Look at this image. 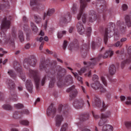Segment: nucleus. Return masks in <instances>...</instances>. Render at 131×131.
Returning a JSON list of instances; mask_svg holds the SVG:
<instances>
[{
  "label": "nucleus",
  "instance_id": "60",
  "mask_svg": "<svg viewBox=\"0 0 131 131\" xmlns=\"http://www.w3.org/2000/svg\"><path fill=\"white\" fill-rule=\"evenodd\" d=\"M127 53L128 55H131V46L128 47L127 49Z\"/></svg>",
  "mask_w": 131,
  "mask_h": 131
},
{
  "label": "nucleus",
  "instance_id": "12",
  "mask_svg": "<svg viewBox=\"0 0 131 131\" xmlns=\"http://www.w3.org/2000/svg\"><path fill=\"white\" fill-rule=\"evenodd\" d=\"M72 16L70 12H68L62 15L59 18V25L60 26H64L65 24H67L71 21Z\"/></svg>",
  "mask_w": 131,
  "mask_h": 131
},
{
  "label": "nucleus",
  "instance_id": "3",
  "mask_svg": "<svg viewBox=\"0 0 131 131\" xmlns=\"http://www.w3.org/2000/svg\"><path fill=\"white\" fill-rule=\"evenodd\" d=\"M11 25V21L8 20L7 17H5L2 20V23L1 26V32L0 33V37L4 40L5 43L7 45H10L12 47L15 46V38H16V31L12 30L11 36H6V32L7 30L10 28Z\"/></svg>",
  "mask_w": 131,
  "mask_h": 131
},
{
  "label": "nucleus",
  "instance_id": "56",
  "mask_svg": "<svg viewBox=\"0 0 131 131\" xmlns=\"http://www.w3.org/2000/svg\"><path fill=\"white\" fill-rule=\"evenodd\" d=\"M5 97V94L3 92H0V100H3Z\"/></svg>",
  "mask_w": 131,
  "mask_h": 131
},
{
  "label": "nucleus",
  "instance_id": "62",
  "mask_svg": "<svg viewBox=\"0 0 131 131\" xmlns=\"http://www.w3.org/2000/svg\"><path fill=\"white\" fill-rule=\"evenodd\" d=\"M127 39L126 38H122L120 40V42L123 43V42H124V41H126V40Z\"/></svg>",
  "mask_w": 131,
  "mask_h": 131
},
{
  "label": "nucleus",
  "instance_id": "45",
  "mask_svg": "<svg viewBox=\"0 0 131 131\" xmlns=\"http://www.w3.org/2000/svg\"><path fill=\"white\" fill-rule=\"evenodd\" d=\"M126 105H131V97L128 96L126 98L125 101Z\"/></svg>",
  "mask_w": 131,
  "mask_h": 131
},
{
  "label": "nucleus",
  "instance_id": "31",
  "mask_svg": "<svg viewBox=\"0 0 131 131\" xmlns=\"http://www.w3.org/2000/svg\"><path fill=\"white\" fill-rule=\"evenodd\" d=\"M131 62V56H130L128 59L125 60L123 61L121 64V68H123L125 65V64H129Z\"/></svg>",
  "mask_w": 131,
  "mask_h": 131
},
{
  "label": "nucleus",
  "instance_id": "39",
  "mask_svg": "<svg viewBox=\"0 0 131 131\" xmlns=\"http://www.w3.org/2000/svg\"><path fill=\"white\" fill-rule=\"evenodd\" d=\"M77 9H78L77 5L75 4H74L72 8V13H73V14H76V13H77Z\"/></svg>",
  "mask_w": 131,
  "mask_h": 131
},
{
  "label": "nucleus",
  "instance_id": "54",
  "mask_svg": "<svg viewBox=\"0 0 131 131\" xmlns=\"http://www.w3.org/2000/svg\"><path fill=\"white\" fill-rule=\"evenodd\" d=\"M92 115L93 116L95 119H99V118H100V116L95 115V113H94L93 112H92Z\"/></svg>",
  "mask_w": 131,
  "mask_h": 131
},
{
  "label": "nucleus",
  "instance_id": "30",
  "mask_svg": "<svg viewBox=\"0 0 131 131\" xmlns=\"http://www.w3.org/2000/svg\"><path fill=\"white\" fill-rule=\"evenodd\" d=\"M125 21L127 27H131V17L128 15L126 16L125 17Z\"/></svg>",
  "mask_w": 131,
  "mask_h": 131
},
{
  "label": "nucleus",
  "instance_id": "9",
  "mask_svg": "<svg viewBox=\"0 0 131 131\" xmlns=\"http://www.w3.org/2000/svg\"><path fill=\"white\" fill-rule=\"evenodd\" d=\"M112 30L115 31V24L113 23H110L107 24V28L105 29L104 31V41L105 45H106L108 41V37L113 35Z\"/></svg>",
  "mask_w": 131,
  "mask_h": 131
},
{
  "label": "nucleus",
  "instance_id": "47",
  "mask_svg": "<svg viewBox=\"0 0 131 131\" xmlns=\"http://www.w3.org/2000/svg\"><path fill=\"white\" fill-rule=\"evenodd\" d=\"M100 78L104 85H105V86H107V80H106V78H105V77L103 76H101Z\"/></svg>",
  "mask_w": 131,
  "mask_h": 131
},
{
  "label": "nucleus",
  "instance_id": "1",
  "mask_svg": "<svg viewBox=\"0 0 131 131\" xmlns=\"http://www.w3.org/2000/svg\"><path fill=\"white\" fill-rule=\"evenodd\" d=\"M39 69L41 71H45L46 74L41 80V85H45L47 80V77L50 79L49 88H54L55 82L57 81L58 88H62L63 85H70L73 82V79L71 75H69L65 77L63 81V77L66 74V70L61 66L57 67V61H54L49 64L47 63L46 59L42 58L39 63Z\"/></svg>",
  "mask_w": 131,
  "mask_h": 131
},
{
  "label": "nucleus",
  "instance_id": "25",
  "mask_svg": "<svg viewBox=\"0 0 131 131\" xmlns=\"http://www.w3.org/2000/svg\"><path fill=\"white\" fill-rule=\"evenodd\" d=\"M5 8H6V9H9L10 8V4L9 3V1L3 0V4H0V10L2 11V10H4ZM0 11V13H1Z\"/></svg>",
  "mask_w": 131,
  "mask_h": 131
},
{
  "label": "nucleus",
  "instance_id": "10",
  "mask_svg": "<svg viewBox=\"0 0 131 131\" xmlns=\"http://www.w3.org/2000/svg\"><path fill=\"white\" fill-rule=\"evenodd\" d=\"M92 80L94 81V83L91 84V86L92 89H94V90L100 89V92L101 94L106 92V89L100 83V81H99V76H98V75H94L92 77Z\"/></svg>",
  "mask_w": 131,
  "mask_h": 131
},
{
  "label": "nucleus",
  "instance_id": "6",
  "mask_svg": "<svg viewBox=\"0 0 131 131\" xmlns=\"http://www.w3.org/2000/svg\"><path fill=\"white\" fill-rule=\"evenodd\" d=\"M112 113L111 111H108L106 112V114H102L101 119L98 123L99 126H103L102 131H113V127L110 125L105 124L107 122V119L111 116Z\"/></svg>",
  "mask_w": 131,
  "mask_h": 131
},
{
  "label": "nucleus",
  "instance_id": "46",
  "mask_svg": "<svg viewBox=\"0 0 131 131\" xmlns=\"http://www.w3.org/2000/svg\"><path fill=\"white\" fill-rule=\"evenodd\" d=\"M19 123L22 125H28V124H29V122L26 120H23L19 121Z\"/></svg>",
  "mask_w": 131,
  "mask_h": 131
},
{
  "label": "nucleus",
  "instance_id": "52",
  "mask_svg": "<svg viewBox=\"0 0 131 131\" xmlns=\"http://www.w3.org/2000/svg\"><path fill=\"white\" fill-rule=\"evenodd\" d=\"M127 5L126 4H123L122 6V9L123 10V11H126V10H127Z\"/></svg>",
  "mask_w": 131,
  "mask_h": 131
},
{
  "label": "nucleus",
  "instance_id": "11",
  "mask_svg": "<svg viewBox=\"0 0 131 131\" xmlns=\"http://www.w3.org/2000/svg\"><path fill=\"white\" fill-rule=\"evenodd\" d=\"M76 27L78 33L81 34V35L85 33L87 36H91V33H92V28L88 27L86 30L85 31L84 27H83V25H82V23H81V21L77 23Z\"/></svg>",
  "mask_w": 131,
  "mask_h": 131
},
{
  "label": "nucleus",
  "instance_id": "4",
  "mask_svg": "<svg viewBox=\"0 0 131 131\" xmlns=\"http://www.w3.org/2000/svg\"><path fill=\"white\" fill-rule=\"evenodd\" d=\"M114 54V52L112 50H109L106 51V52L104 53V54L103 55L102 54H99L98 57L96 58H94L92 60V62H83V64L84 65V67L81 69L80 71H78V72L79 74V75H81L82 73H84L86 71H88V74H85V76H88V77H91L92 76V73L91 72V69H92V68H94V66H96L97 64V63L100 61V59L101 58H103V59H106V58H108V57H110V58H111L112 56H113Z\"/></svg>",
  "mask_w": 131,
  "mask_h": 131
},
{
  "label": "nucleus",
  "instance_id": "53",
  "mask_svg": "<svg viewBox=\"0 0 131 131\" xmlns=\"http://www.w3.org/2000/svg\"><path fill=\"white\" fill-rule=\"evenodd\" d=\"M119 39V34L115 32V40H118Z\"/></svg>",
  "mask_w": 131,
  "mask_h": 131
},
{
  "label": "nucleus",
  "instance_id": "2",
  "mask_svg": "<svg viewBox=\"0 0 131 131\" xmlns=\"http://www.w3.org/2000/svg\"><path fill=\"white\" fill-rule=\"evenodd\" d=\"M37 63V59L35 57L32 58H26L23 62V65L25 68L29 70L28 73V76L30 78H33L37 90L39 89V83L40 82V74L38 70L30 69V66L32 67H35Z\"/></svg>",
  "mask_w": 131,
  "mask_h": 131
},
{
  "label": "nucleus",
  "instance_id": "23",
  "mask_svg": "<svg viewBox=\"0 0 131 131\" xmlns=\"http://www.w3.org/2000/svg\"><path fill=\"white\" fill-rule=\"evenodd\" d=\"M90 16H91L89 18V22L93 23L97 19V14H96V12L94 10H91L89 12Z\"/></svg>",
  "mask_w": 131,
  "mask_h": 131
},
{
  "label": "nucleus",
  "instance_id": "38",
  "mask_svg": "<svg viewBox=\"0 0 131 131\" xmlns=\"http://www.w3.org/2000/svg\"><path fill=\"white\" fill-rule=\"evenodd\" d=\"M85 100H86L85 105L86 107H88V108L90 109V108H91V103H90V101L89 100H90V96H89V95H86Z\"/></svg>",
  "mask_w": 131,
  "mask_h": 131
},
{
  "label": "nucleus",
  "instance_id": "8",
  "mask_svg": "<svg viewBox=\"0 0 131 131\" xmlns=\"http://www.w3.org/2000/svg\"><path fill=\"white\" fill-rule=\"evenodd\" d=\"M90 1L91 0H80V10L79 13L77 16V19L78 20H80L82 16V21L84 24L85 23V21H86V15L85 13H83V12H84V9L86 8L88 5L86 2H90Z\"/></svg>",
  "mask_w": 131,
  "mask_h": 131
},
{
  "label": "nucleus",
  "instance_id": "59",
  "mask_svg": "<svg viewBox=\"0 0 131 131\" xmlns=\"http://www.w3.org/2000/svg\"><path fill=\"white\" fill-rule=\"evenodd\" d=\"M81 90H82L83 93H84V94H86V90H85V88H84V87H83V86H81Z\"/></svg>",
  "mask_w": 131,
  "mask_h": 131
},
{
  "label": "nucleus",
  "instance_id": "40",
  "mask_svg": "<svg viewBox=\"0 0 131 131\" xmlns=\"http://www.w3.org/2000/svg\"><path fill=\"white\" fill-rule=\"evenodd\" d=\"M66 32H67L66 31H62L61 32V31L59 32L57 34L58 38H62V37H63V36L66 34Z\"/></svg>",
  "mask_w": 131,
  "mask_h": 131
},
{
  "label": "nucleus",
  "instance_id": "48",
  "mask_svg": "<svg viewBox=\"0 0 131 131\" xmlns=\"http://www.w3.org/2000/svg\"><path fill=\"white\" fill-rule=\"evenodd\" d=\"M24 30L25 32H29V27H28V25H27V24L24 25Z\"/></svg>",
  "mask_w": 131,
  "mask_h": 131
},
{
  "label": "nucleus",
  "instance_id": "26",
  "mask_svg": "<svg viewBox=\"0 0 131 131\" xmlns=\"http://www.w3.org/2000/svg\"><path fill=\"white\" fill-rule=\"evenodd\" d=\"M109 73L111 75H114L116 73V68L114 64H112L109 68Z\"/></svg>",
  "mask_w": 131,
  "mask_h": 131
},
{
  "label": "nucleus",
  "instance_id": "28",
  "mask_svg": "<svg viewBox=\"0 0 131 131\" xmlns=\"http://www.w3.org/2000/svg\"><path fill=\"white\" fill-rule=\"evenodd\" d=\"M34 21L36 24H39L41 22V17L39 15L34 14Z\"/></svg>",
  "mask_w": 131,
  "mask_h": 131
},
{
  "label": "nucleus",
  "instance_id": "55",
  "mask_svg": "<svg viewBox=\"0 0 131 131\" xmlns=\"http://www.w3.org/2000/svg\"><path fill=\"white\" fill-rule=\"evenodd\" d=\"M102 109L101 110V111H105L106 110V108H107V106L105 105V103L102 102Z\"/></svg>",
  "mask_w": 131,
  "mask_h": 131
},
{
  "label": "nucleus",
  "instance_id": "27",
  "mask_svg": "<svg viewBox=\"0 0 131 131\" xmlns=\"http://www.w3.org/2000/svg\"><path fill=\"white\" fill-rule=\"evenodd\" d=\"M90 118V115L89 113H86L85 114L82 115L80 117V120L81 121H85V120H88Z\"/></svg>",
  "mask_w": 131,
  "mask_h": 131
},
{
  "label": "nucleus",
  "instance_id": "51",
  "mask_svg": "<svg viewBox=\"0 0 131 131\" xmlns=\"http://www.w3.org/2000/svg\"><path fill=\"white\" fill-rule=\"evenodd\" d=\"M31 47V45L29 43H27L26 45H25V49L26 50H29L30 49V47Z\"/></svg>",
  "mask_w": 131,
  "mask_h": 131
},
{
  "label": "nucleus",
  "instance_id": "42",
  "mask_svg": "<svg viewBox=\"0 0 131 131\" xmlns=\"http://www.w3.org/2000/svg\"><path fill=\"white\" fill-rule=\"evenodd\" d=\"M67 128H68V124L64 123L62 125L60 131H67Z\"/></svg>",
  "mask_w": 131,
  "mask_h": 131
},
{
  "label": "nucleus",
  "instance_id": "63",
  "mask_svg": "<svg viewBox=\"0 0 131 131\" xmlns=\"http://www.w3.org/2000/svg\"><path fill=\"white\" fill-rule=\"evenodd\" d=\"M106 97L107 98V99H110V98L111 97V93H110V92H107L106 93Z\"/></svg>",
  "mask_w": 131,
  "mask_h": 131
},
{
  "label": "nucleus",
  "instance_id": "32",
  "mask_svg": "<svg viewBox=\"0 0 131 131\" xmlns=\"http://www.w3.org/2000/svg\"><path fill=\"white\" fill-rule=\"evenodd\" d=\"M117 26H118L119 28H120L121 30H125V28H124V23L121 22L119 20L117 23Z\"/></svg>",
  "mask_w": 131,
  "mask_h": 131
},
{
  "label": "nucleus",
  "instance_id": "43",
  "mask_svg": "<svg viewBox=\"0 0 131 131\" xmlns=\"http://www.w3.org/2000/svg\"><path fill=\"white\" fill-rule=\"evenodd\" d=\"M123 46V43L121 42L120 41H117L115 44L114 46L116 48H121Z\"/></svg>",
  "mask_w": 131,
  "mask_h": 131
},
{
  "label": "nucleus",
  "instance_id": "37",
  "mask_svg": "<svg viewBox=\"0 0 131 131\" xmlns=\"http://www.w3.org/2000/svg\"><path fill=\"white\" fill-rule=\"evenodd\" d=\"M18 37L21 42L24 41V35L23 34V32L21 31H19L18 32Z\"/></svg>",
  "mask_w": 131,
  "mask_h": 131
},
{
  "label": "nucleus",
  "instance_id": "15",
  "mask_svg": "<svg viewBox=\"0 0 131 131\" xmlns=\"http://www.w3.org/2000/svg\"><path fill=\"white\" fill-rule=\"evenodd\" d=\"M55 13V9L54 8H49L47 13L45 12L43 17V20H46L44 28L45 29H47L48 26V22L49 21V18L51 16H53Z\"/></svg>",
  "mask_w": 131,
  "mask_h": 131
},
{
  "label": "nucleus",
  "instance_id": "61",
  "mask_svg": "<svg viewBox=\"0 0 131 131\" xmlns=\"http://www.w3.org/2000/svg\"><path fill=\"white\" fill-rule=\"evenodd\" d=\"M38 102H40V98H37V99L36 100L35 103H34V105L35 106Z\"/></svg>",
  "mask_w": 131,
  "mask_h": 131
},
{
  "label": "nucleus",
  "instance_id": "34",
  "mask_svg": "<svg viewBox=\"0 0 131 131\" xmlns=\"http://www.w3.org/2000/svg\"><path fill=\"white\" fill-rule=\"evenodd\" d=\"M101 46V42H98L97 43H96L95 41H93L92 43V50H95L96 48H98V47Z\"/></svg>",
  "mask_w": 131,
  "mask_h": 131
},
{
  "label": "nucleus",
  "instance_id": "64",
  "mask_svg": "<svg viewBox=\"0 0 131 131\" xmlns=\"http://www.w3.org/2000/svg\"><path fill=\"white\" fill-rule=\"evenodd\" d=\"M73 29H74V27H71L69 30V31L70 33H72V32L73 31Z\"/></svg>",
  "mask_w": 131,
  "mask_h": 131
},
{
  "label": "nucleus",
  "instance_id": "13",
  "mask_svg": "<svg viewBox=\"0 0 131 131\" xmlns=\"http://www.w3.org/2000/svg\"><path fill=\"white\" fill-rule=\"evenodd\" d=\"M13 66L15 70L17 72V73L20 74L19 77L21 79H22L23 81H25V80H26V77H25V75L23 73L21 64L17 61H14L13 63Z\"/></svg>",
  "mask_w": 131,
  "mask_h": 131
},
{
  "label": "nucleus",
  "instance_id": "58",
  "mask_svg": "<svg viewBox=\"0 0 131 131\" xmlns=\"http://www.w3.org/2000/svg\"><path fill=\"white\" fill-rule=\"evenodd\" d=\"M43 45H45V42H41V45H40L39 48L40 51H41V50H42L43 48Z\"/></svg>",
  "mask_w": 131,
  "mask_h": 131
},
{
  "label": "nucleus",
  "instance_id": "18",
  "mask_svg": "<svg viewBox=\"0 0 131 131\" xmlns=\"http://www.w3.org/2000/svg\"><path fill=\"white\" fill-rule=\"evenodd\" d=\"M67 92L68 93H70V97L71 99H74V98H76L77 97V95L78 92L77 90L75 89V86L73 85L70 88L67 90Z\"/></svg>",
  "mask_w": 131,
  "mask_h": 131
},
{
  "label": "nucleus",
  "instance_id": "41",
  "mask_svg": "<svg viewBox=\"0 0 131 131\" xmlns=\"http://www.w3.org/2000/svg\"><path fill=\"white\" fill-rule=\"evenodd\" d=\"M43 40H45V41H49V37H48V36H45L43 38V37H40L39 38H37V40L40 42H42Z\"/></svg>",
  "mask_w": 131,
  "mask_h": 131
},
{
  "label": "nucleus",
  "instance_id": "29",
  "mask_svg": "<svg viewBox=\"0 0 131 131\" xmlns=\"http://www.w3.org/2000/svg\"><path fill=\"white\" fill-rule=\"evenodd\" d=\"M3 109L4 110H7L8 111H11L13 109V107L10 104H5L2 106Z\"/></svg>",
  "mask_w": 131,
  "mask_h": 131
},
{
  "label": "nucleus",
  "instance_id": "7",
  "mask_svg": "<svg viewBox=\"0 0 131 131\" xmlns=\"http://www.w3.org/2000/svg\"><path fill=\"white\" fill-rule=\"evenodd\" d=\"M6 84L8 86V89L10 90V99L12 100L13 102H17L18 101V97L15 89H16V84L15 82L11 79H7L6 80Z\"/></svg>",
  "mask_w": 131,
  "mask_h": 131
},
{
  "label": "nucleus",
  "instance_id": "20",
  "mask_svg": "<svg viewBox=\"0 0 131 131\" xmlns=\"http://www.w3.org/2000/svg\"><path fill=\"white\" fill-rule=\"evenodd\" d=\"M28 115L29 114V111L28 110H24L21 113L19 112H15L13 114L14 118H21L23 115Z\"/></svg>",
  "mask_w": 131,
  "mask_h": 131
},
{
  "label": "nucleus",
  "instance_id": "44",
  "mask_svg": "<svg viewBox=\"0 0 131 131\" xmlns=\"http://www.w3.org/2000/svg\"><path fill=\"white\" fill-rule=\"evenodd\" d=\"M14 106L16 109H22L24 107L23 104L21 103L15 104Z\"/></svg>",
  "mask_w": 131,
  "mask_h": 131
},
{
  "label": "nucleus",
  "instance_id": "33",
  "mask_svg": "<svg viewBox=\"0 0 131 131\" xmlns=\"http://www.w3.org/2000/svg\"><path fill=\"white\" fill-rule=\"evenodd\" d=\"M31 28L32 31L34 32V33H36V32L38 31V29L37 28V27L35 25V24H34V23L32 22H31Z\"/></svg>",
  "mask_w": 131,
  "mask_h": 131
},
{
  "label": "nucleus",
  "instance_id": "49",
  "mask_svg": "<svg viewBox=\"0 0 131 131\" xmlns=\"http://www.w3.org/2000/svg\"><path fill=\"white\" fill-rule=\"evenodd\" d=\"M67 43H68V42L67 40H64L62 46V48L64 51L66 50V48H67Z\"/></svg>",
  "mask_w": 131,
  "mask_h": 131
},
{
  "label": "nucleus",
  "instance_id": "21",
  "mask_svg": "<svg viewBox=\"0 0 131 131\" xmlns=\"http://www.w3.org/2000/svg\"><path fill=\"white\" fill-rule=\"evenodd\" d=\"M102 103L101 102V100L98 96H95V97L92 99V105L93 107H101Z\"/></svg>",
  "mask_w": 131,
  "mask_h": 131
},
{
  "label": "nucleus",
  "instance_id": "57",
  "mask_svg": "<svg viewBox=\"0 0 131 131\" xmlns=\"http://www.w3.org/2000/svg\"><path fill=\"white\" fill-rule=\"evenodd\" d=\"M120 98L121 102H123V101H125V99H126V98L124 96H121L120 97Z\"/></svg>",
  "mask_w": 131,
  "mask_h": 131
},
{
  "label": "nucleus",
  "instance_id": "17",
  "mask_svg": "<svg viewBox=\"0 0 131 131\" xmlns=\"http://www.w3.org/2000/svg\"><path fill=\"white\" fill-rule=\"evenodd\" d=\"M57 114V108L54 107V104L52 103L47 110V115L48 116H51L52 118H54Z\"/></svg>",
  "mask_w": 131,
  "mask_h": 131
},
{
  "label": "nucleus",
  "instance_id": "35",
  "mask_svg": "<svg viewBox=\"0 0 131 131\" xmlns=\"http://www.w3.org/2000/svg\"><path fill=\"white\" fill-rule=\"evenodd\" d=\"M72 73H73V74H74V76H75V77H76V78H77V80H78V81H79L80 82V83L82 84L83 83V81H82V78H81V77L78 76V74H77V73H74L73 72H72Z\"/></svg>",
  "mask_w": 131,
  "mask_h": 131
},
{
  "label": "nucleus",
  "instance_id": "24",
  "mask_svg": "<svg viewBox=\"0 0 131 131\" xmlns=\"http://www.w3.org/2000/svg\"><path fill=\"white\" fill-rule=\"evenodd\" d=\"M33 86V85H32V82H31V80L30 79L27 80L26 83V88L27 91L29 92V93H32Z\"/></svg>",
  "mask_w": 131,
  "mask_h": 131
},
{
  "label": "nucleus",
  "instance_id": "16",
  "mask_svg": "<svg viewBox=\"0 0 131 131\" xmlns=\"http://www.w3.org/2000/svg\"><path fill=\"white\" fill-rule=\"evenodd\" d=\"M30 6L34 11H38L40 10L41 7H42V4L39 2L38 0H30Z\"/></svg>",
  "mask_w": 131,
  "mask_h": 131
},
{
  "label": "nucleus",
  "instance_id": "19",
  "mask_svg": "<svg viewBox=\"0 0 131 131\" xmlns=\"http://www.w3.org/2000/svg\"><path fill=\"white\" fill-rule=\"evenodd\" d=\"M73 105L76 109H81V108H83V106H84V101H83L82 98L76 99L75 100Z\"/></svg>",
  "mask_w": 131,
  "mask_h": 131
},
{
  "label": "nucleus",
  "instance_id": "36",
  "mask_svg": "<svg viewBox=\"0 0 131 131\" xmlns=\"http://www.w3.org/2000/svg\"><path fill=\"white\" fill-rule=\"evenodd\" d=\"M8 74L10 76V77L13 78V79H16V74L14 72V71L10 70L8 72Z\"/></svg>",
  "mask_w": 131,
  "mask_h": 131
},
{
  "label": "nucleus",
  "instance_id": "50",
  "mask_svg": "<svg viewBox=\"0 0 131 131\" xmlns=\"http://www.w3.org/2000/svg\"><path fill=\"white\" fill-rule=\"evenodd\" d=\"M125 125L127 128H129L131 127V122H125Z\"/></svg>",
  "mask_w": 131,
  "mask_h": 131
},
{
  "label": "nucleus",
  "instance_id": "14",
  "mask_svg": "<svg viewBox=\"0 0 131 131\" xmlns=\"http://www.w3.org/2000/svg\"><path fill=\"white\" fill-rule=\"evenodd\" d=\"M57 112L62 114L63 116H67L69 114V110H68V104H60L58 105Z\"/></svg>",
  "mask_w": 131,
  "mask_h": 131
},
{
  "label": "nucleus",
  "instance_id": "22",
  "mask_svg": "<svg viewBox=\"0 0 131 131\" xmlns=\"http://www.w3.org/2000/svg\"><path fill=\"white\" fill-rule=\"evenodd\" d=\"M63 117L62 115H57L55 117V125L57 127H59L62 124V121H63Z\"/></svg>",
  "mask_w": 131,
  "mask_h": 131
},
{
  "label": "nucleus",
  "instance_id": "5",
  "mask_svg": "<svg viewBox=\"0 0 131 131\" xmlns=\"http://www.w3.org/2000/svg\"><path fill=\"white\" fill-rule=\"evenodd\" d=\"M69 49L70 51L80 50L81 54L82 53H84V56L82 55L83 58H85L86 57V52L90 49V43L84 44L81 48H79L78 41H77V39H75L69 45Z\"/></svg>",
  "mask_w": 131,
  "mask_h": 131
}]
</instances>
